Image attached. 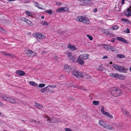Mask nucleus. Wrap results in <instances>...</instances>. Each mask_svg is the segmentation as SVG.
Here are the masks:
<instances>
[{"label":"nucleus","instance_id":"obj_44","mask_svg":"<svg viewBox=\"0 0 131 131\" xmlns=\"http://www.w3.org/2000/svg\"><path fill=\"white\" fill-rule=\"evenodd\" d=\"M108 36L109 37H114L115 36V35L113 33H109V35Z\"/></svg>","mask_w":131,"mask_h":131},{"label":"nucleus","instance_id":"obj_54","mask_svg":"<svg viewBox=\"0 0 131 131\" xmlns=\"http://www.w3.org/2000/svg\"><path fill=\"white\" fill-rule=\"evenodd\" d=\"M108 58V57L107 56H104L103 58L104 59H105L106 58Z\"/></svg>","mask_w":131,"mask_h":131},{"label":"nucleus","instance_id":"obj_20","mask_svg":"<svg viewBox=\"0 0 131 131\" xmlns=\"http://www.w3.org/2000/svg\"><path fill=\"white\" fill-rule=\"evenodd\" d=\"M29 84L30 85L32 86H37L38 85L36 84V83L33 81H29Z\"/></svg>","mask_w":131,"mask_h":131},{"label":"nucleus","instance_id":"obj_30","mask_svg":"<svg viewBox=\"0 0 131 131\" xmlns=\"http://www.w3.org/2000/svg\"><path fill=\"white\" fill-rule=\"evenodd\" d=\"M110 45L108 44H103L102 45V46L104 47L106 49V50H108V48H108V46H109Z\"/></svg>","mask_w":131,"mask_h":131},{"label":"nucleus","instance_id":"obj_32","mask_svg":"<svg viewBox=\"0 0 131 131\" xmlns=\"http://www.w3.org/2000/svg\"><path fill=\"white\" fill-rule=\"evenodd\" d=\"M31 51V50H28V49H26L25 50V53H26V54H27V56L29 54V52H30Z\"/></svg>","mask_w":131,"mask_h":131},{"label":"nucleus","instance_id":"obj_48","mask_svg":"<svg viewBox=\"0 0 131 131\" xmlns=\"http://www.w3.org/2000/svg\"><path fill=\"white\" fill-rule=\"evenodd\" d=\"M63 31L61 30H60L58 31V33L60 34H62L63 33Z\"/></svg>","mask_w":131,"mask_h":131},{"label":"nucleus","instance_id":"obj_60","mask_svg":"<svg viewBox=\"0 0 131 131\" xmlns=\"http://www.w3.org/2000/svg\"><path fill=\"white\" fill-rule=\"evenodd\" d=\"M34 122H35L36 123H36H37V124H38V123H39V122H39V121H38H38H36L35 120H34Z\"/></svg>","mask_w":131,"mask_h":131},{"label":"nucleus","instance_id":"obj_3","mask_svg":"<svg viewBox=\"0 0 131 131\" xmlns=\"http://www.w3.org/2000/svg\"><path fill=\"white\" fill-rule=\"evenodd\" d=\"M111 93L112 95L114 97H118L122 95V92L119 89L114 88L113 89Z\"/></svg>","mask_w":131,"mask_h":131},{"label":"nucleus","instance_id":"obj_59","mask_svg":"<svg viewBox=\"0 0 131 131\" xmlns=\"http://www.w3.org/2000/svg\"><path fill=\"white\" fill-rule=\"evenodd\" d=\"M56 4L57 5H61V3L59 2H57L56 3Z\"/></svg>","mask_w":131,"mask_h":131},{"label":"nucleus","instance_id":"obj_42","mask_svg":"<svg viewBox=\"0 0 131 131\" xmlns=\"http://www.w3.org/2000/svg\"><path fill=\"white\" fill-rule=\"evenodd\" d=\"M46 13H48L50 14H52V11L51 10L49 9L46 12Z\"/></svg>","mask_w":131,"mask_h":131},{"label":"nucleus","instance_id":"obj_16","mask_svg":"<svg viewBox=\"0 0 131 131\" xmlns=\"http://www.w3.org/2000/svg\"><path fill=\"white\" fill-rule=\"evenodd\" d=\"M117 40L119 41L123 42L125 43H126L127 41L124 38L119 37H117Z\"/></svg>","mask_w":131,"mask_h":131},{"label":"nucleus","instance_id":"obj_61","mask_svg":"<svg viewBox=\"0 0 131 131\" xmlns=\"http://www.w3.org/2000/svg\"><path fill=\"white\" fill-rule=\"evenodd\" d=\"M124 0H122V4H124Z\"/></svg>","mask_w":131,"mask_h":131},{"label":"nucleus","instance_id":"obj_38","mask_svg":"<svg viewBox=\"0 0 131 131\" xmlns=\"http://www.w3.org/2000/svg\"><path fill=\"white\" fill-rule=\"evenodd\" d=\"M80 89L84 90L85 91H88V89H86V88L82 86H81V88Z\"/></svg>","mask_w":131,"mask_h":131},{"label":"nucleus","instance_id":"obj_34","mask_svg":"<svg viewBox=\"0 0 131 131\" xmlns=\"http://www.w3.org/2000/svg\"><path fill=\"white\" fill-rule=\"evenodd\" d=\"M1 54L4 55V56H6L8 53H7L3 51H1Z\"/></svg>","mask_w":131,"mask_h":131},{"label":"nucleus","instance_id":"obj_39","mask_svg":"<svg viewBox=\"0 0 131 131\" xmlns=\"http://www.w3.org/2000/svg\"><path fill=\"white\" fill-rule=\"evenodd\" d=\"M45 85L44 84L40 83L39 84V87L40 88H42L44 87Z\"/></svg>","mask_w":131,"mask_h":131},{"label":"nucleus","instance_id":"obj_57","mask_svg":"<svg viewBox=\"0 0 131 131\" xmlns=\"http://www.w3.org/2000/svg\"><path fill=\"white\" fill-rule=\"evenodd\" d=\"M19 77H20V76H22L24 75L25 74H17Z\"/></svg>","mask_w":131,"mask_h":131},{"label":"nucleus","instance_id":"obj_43","mask_svg":"<svg viewBox=\"0 0 131 131\" xmlns=\"http://www.w3.org/2000/svg\"><path fill=\"white\" fill-rule=\"evenodd\" d=\"M5 30L3 28H2L0 27V31L2 32L3 33H4L5 32Z\"/></svg>","mask_w":131,"mask_h":131},{"label":"nucleus","instance_id":"obj_19","mask_svg":"<svg viewBox=\"0 0 131 131\" xmlns=\"http://www.w3.org/2000/svg\"><path fill=\"white\" fill-rule=\"evenodd\" d=\"M35 106L38 109H40L43 108V106L41 105L38 103H36L35 104Z\"/></svg>","mask_w":131,"mask_h":131},{"label":"nucleus","instance_id":"obj_37","mask_svg":"<svg viewBox=\"0 0 131 131\" xmlns=\"http://www.w3.org/2000/svg\"><path fill=\"white\" fill-rule=\"evenodd\" d=\"M41 24L42 25H45V26H46L48 25V23H47V22L46 21H45L44 22H43V21H42L41 22Z\"/></svg>","mask_w":131,"mask_h":131},{"label":"nucleus","instance_id":"obj_47","mask_svg":"<svg viewBox=\"0 0 131 131\" xmlns=\"http://www.w3.org/2000/svg\"><path fill=\"white\" fill-rule=\"evenodd\" d=\"M47 87H51V88H56V86L55 85H49Z\"/></svg>","mask_w":131,"mask_h":131},{"label":"nucleus","instance_id":"obj_17","mask_svg":"<svg viewBox=\"0 0 131 131\" xmlns=\"http://www.w3.org/2000/svg\"><path fill=\"white\" fill-rule=\"evenodd\" d=\"M73 75L76 77L78 78H87L82 74H73Z\"/></svg>","mask_w":131,"mask_h":131},{"label":"nucleus","instance_id":"obj_63","mask_svg":"<svg viewBox=\"0 0 131 131\" xmlns=\"http://www.w3.org/2000/svg\"><path fill=\"white\" fill-rule=\"evenodd\" d=\"M45 118H47L48 119V118H49L46 115L45 116Z\"/></svg>","mask_w":131,"mask_h":131},{"label":"nucleus","instance_id":"obj_15","mask_svg":"<svg viewBox=\"0 0 131 131\" xmlns=\"http://www.w3.org/2000/svg\"><path fill=\"white\" fill-rule=\"evenodd\" d=\"M68 48L72 50H74L77 49L76 47L74 45H72L70 44H69L68 46Z\"/></svg>","mask_w":131,"mask_h":131},{"label":"nucleus","instance_id":"obj_4","mask_svg":"<svg viewBox=\"0 0 131 131\" xmlns=\"http://www.w3.org/2000/svg\"><path fill=\"white\" fill-rule=\"evenodd\" d=\"M99 123L100 126L107 129L112 130L113 129V127L112 126L108 125L107 123H105L103 121H99Z\"/></svg>","mask_w":131,"mask_h":131},{"label":"nucleus","instance_id":"obj_9","mask_svg":"<svg viewBox=\"0 0 131 131\" xmlns=\"http://www.w3.org/2000/svg\"><path fill=\"white\" fill-rule=\"evenodd\" d=\"M33 36L34 37L39 39H43L45 38V36L44 35L37 32L34 34Z\"/></svg>","mask_w":131,"mask_h":131},{"label":"nucleus","instance_id":"obj_58","mask_svg":"<svg viewBox=\"0 0 131 131\" xmlns=\"http://www.w3.org/2000/svg\"><path fill=\"white\" fill-rule=\"evenodd\" d=\"M127 11H128V12H130V8H127Z\"/></svg>","mask_w":131,"mask_h":131},{"label":"nucleus","instance_id":"obj_8","mask_svg":"<svg viewBox=\"0 0 131 131\" xmlns=\"http://www.w3.org/2000/svg\"><path fill=\"white\" fill-rule=\"evenodd\" d=\"M59 119V118H56L55 117H51L48 118L47 119V121L48 122L52 123H56L58 121V119Z\"/></svg>","mask_w":131,"mask_h":131},{"label":"nucleus","instance_id":"obj_6","mask_svg":"<svg viewBox=\"0 0 131 131\" xmlns=\"http://www.w3.org/2000/svg\"><path fill=\"white\" fill-rule=\"evenodd\" d=\"M110 76L119 79H124L125 77L122 74H110Z\"/></svg>","mask_w":131,"mask_h":131},{"label":"nucleus","instance_id":"obj_46","mask_svg":"<svg viewBox=\"0 0 131 131\" xmlns=\"http://www.w3.org/2000/svg\"><path fill=\"white\" fill-rule=\"evenodd\" d=\"M87 36L88 37L90 40H92L93 39V38L92 37L89 35H88Z\"/></svg>","mask_w":131,"mask_h":131},{"label":"nucleus","instance_id":"obj_26","mask_svg":"<svg viewBox=\"0 0 131 131\" xmlns=\"http://www.w3.org/2000/svg\"><path fill=\"white\" fill-rule=\"evenodd\" d=\"M16 74H25V72L21 70H17L16 72Z\"/></svg>","mask_w":131,"mask_h":131},{"label":"nucleus","instance_id":"obj_55","mask_svg":"<svg viewBox=\"0 0 131 131\" xmlns=\"http://www.w3.org/2000/svg\"><path fill=\"white\" fill-rule=\"evenodd\" d=\"M122 20H124L125 22H126L127 21V20L126 19H122Z\"/></svg>","mask_w":131,"mask_h":131},{"label":"nucleus","instance_id":"obj_64","mask_svg":"<svg viewBox=\"0 0 131 131\" xmlns=\"http://www.w3.org/2000/svg\"><path fill=\"white\" fill-rule=\"evenodd\" d=\"M3 105V103L1 102H0V106H2Z\"/></svg>","mask_w":131,"mask_h":131},{"label":"nucleus","instance_id":"obj_36","mask_svg":"<svg viewBox=\"0 0 131 131\" xmlns=\"http://www.w3.org/2000/svg\"><path fill=\"white\" fill-rule=\"evenodd\" d=\"M34 5L36 7L38 8H39L41 9V8L40 7H39V4L38 3H37V2H35Z\"/></svg>","mask_w":131,"mask_h":131},{"label":"nucleus","instance_id":"obj_56","mask_svg":"<svg viewBox=\"0 0 131 131\" xmlns=\"http://www.w3.org/2000/svg\"><path fill=\"white\" fill-rule=\"evenodd\" d=\"M81 86H77V87H76V88H77L78 89H80Z\"/></svg>","mask_w":131,"mask_h":131},{"label":"nucleus","instance_id":"obj_13","mask_svg":"<svg viewBox=\"0 0 131 131\" xmlns=\"http://www.w3.org/2000/svg\"><path fill=\"white\" fill-rule=\"evenodd\" d=\"M82 58L79 56L77 60V62L80 64L83 65L84 63V62L82 60Z\"/></svg>","mask_w":131,"mask_h":131},{"label":"nucleus","instance_id":"obj_14","mask_svg":"<svg viewBox=\"0 0 131 131\" xmlns=\"http://www.w3.org/2000/svg\"><path fill=\"white\" fill-rule=\"evenodd\" d=\"M89 55L88 54H84L82 55H80V56L83 59H88Z\"/></svg>","mask_w":131,"mask_h":131},{"label":"nucleus","instance_id":"obj_28","mask_svg":"<svg viewBox=\"0 0 131 131\" xmlns=\"http://www.w3.org/2000/svg\"><path fill=\"white\" fill-rule=\"evenodd\" d=\"M6 57L9 58H12L13 57L14 55L8 53Z\"/></svg>","mask_w":131,"mask_h":131},{"label":"nucleus","instance_id":"obj_18","mask_svg":"<svg viewBox=\"0 0 131 131\" xmlns=\"http://www.w3.org/2000/svg\"><path fill=\"white\" fill-rule=\"evenodd\" d=\"M107 48L108 49V48ZM108 50H110L112 51L115 52L116 51V49L115 48L111 46L110 45H109V46H108Z\"/></svg>","mask_w":131,"mask_h":131},{"label":"nucleus","instance_id":"obj_62","mask_svg":"<svg viewBox=\"0 0 131 131\" xmlns=\"http://www.w3.org/2000/svg\"><path fill=\"white\" fill-rule=\"evenodd\" d=\"M41 18L42 19H44V16H42L41 17Z\"/></svg>","mask_w":131,"mask_h":131},{"label":"nucleus","instance_id":"obj_12","mask_svg":"<svg viewBox=\"0 0 131 131\" xmlns=\"http://www.w3.org/2000/svg\"><path fill=\"white\" fill-rule=\"evenodd\" d=\"M67 56L69 59L70 60L74 61L75 60V57L72 56V53L71 52H69L68 53Z\"/></svg>","mask_w":131,"mask_h":131},{"label":"nucleus","instance_id":"obj_23","mask_svg":"<svg viewBox=\"0 0 131 131\" xmlns=\"http://www.w3.org/2000/svg\"><path fill=\"white\" fill-rule=\"evenodd\" d=\"M25 13L26 15H27L29 16H31L32 17V14L30 12L28 11H25Z\"/></svg>","mask_w":131,"mask_h":131},{"label":"nucleus","instance_id":"obj_45","mask_svg":"<svg viewBox=\"0 0 131 131\" xmlns=\"http://www.w3.org/2000/svg\"><path fill=\"white\" fill-rule=\"evenodd\" d=\"M68 99L69 100H73V101H74L75 100V99L73 98L72 97H69L68 98Z\"/></svg>","mask_w":131,"mask_h":131},{"label":"nucleus","instance_id":"obj_27","mask_svg":"<svg viewBox=\"0 0 131 131\" xmlns=\"http://www.w3.org/2000/svg\"><path fill=\"white\" fill-rule=\"evenodd\" d=\"M99 102L98 101H94L92 102V103L93 105H99Z\"/></svg>","mask_w":131,"mask_h":131},{"label":"nucleus","instance_id":"obj_22","mask_svg":"<svg viewBox=\"0 0 131 131\" xmlns=\"http://www.w3.org/2000/svg\"><path fill=\"white\" fill-rule=\"evenodd\" d=\"M35 55V53L34 52L31 51L29 53L28 56L30 57H33Z\"/></svg>","mask_w":131,"mask_h":131},{"label":"nucleus","instance_id":"obj_7","mask_svg":"<svg viewBox=\"0 0 131 131\" xmlns=\"http://www.w3.org/2000/svg\"><path fill=\"white\" fill-rule=\"evenodd\" d=\"M101 111L102 113L103 114L106 116L107 117L110 118H113L112 116L110 115L109 113L104 111V107L103 106H102L101 107Z\"/></svg>","mask_w":131,"mask_h":131},{"label":"nucleus","instance_id":"obj_40","mask_svg":"<svg viewBox=\"0 0 131 131\" xmlns=\"http://www.w3.org/2000/svg\"><path fill=\"white\" fill-rule=\"evenodd\" d=\"M118 26H117V25H114L113 26V30H116L118 28Z\"/></svg>","mask_w":131,"mask_h":131},{"label":"nucleus","instance_id":"obj_25","mask_svg":"<svg viewBox=\"0 0 131 131\" xmlns=\"http://www.w3.org/2000/svg\"><path fill=\"white\" fill-rule=\"evenodd\" d=\"M64 10V9L63 7H60L58 9L56 10V11L58 12H61L63 10Z\"/></svg>","mask_w":131,"mask_h":131},{"label":"nucleus","instance_id":"obj_10","mask_svg":"<svg viewBox=\"0 0 131 131\" xmlns=\"http://www.w3.org/2000/svg\"><path fill=\"white\" fill-rule=\"evenodd\" d=\"M64 70L68 72H69L71 70V67L67 64H66L64 65Z\"/></svg>","mask_w":131,"mask_h":131},{"label":"nucleus","instance_id":"obj_51","mask_svg":"<svg viewBox=\"0 0 131 131\" xmlns=\"http://www.w3.org/2000/svg\"><path fill=\"white\" fill-rule=\"evenodd\" d=\"M116 40V39L115 38H113L111 39V41L112 42H114L115 40Z\"/></svg>","mask_w":131,"mask_h":131},{"label":"nucleus","instance_id":"obj_49","mask_svg":"<svg viewBox=\"0 0 131 131\" xmlns=\"http://www.w3.org/2000/svg\"><path fill=\"white\" fill-rule=\"evenodd\" d=\"M107 30V29H103L102 30V32H103L104 34H105V32H106Z\"/></svg>","mask_w":131,"mask_h":131},{"label":"nucleus","instance_id":"obj_2","mask_svg":"<svg viewBox=\"0 0 131 131\" xmlns=\"http://www.w3.org/2000/svg\"><path fill=\"white\" fill-rule=\"evenodd\" d=\"M112 67L115 70L123 73H126L128 70V68H126L124 67L117 65L116 64H113Z\"/></svg>","mask_w":131,"mask_h":131},{"label":"nucleus","instance_id":"obj_33","mask_svg":"<svg viewBox=\"0 0 131 131\" xmlns=\"http://www.w3.org/2000/svg\"><path fill=\"white\" fill-rule=\"evenodd\" d=\"M48 87L47 86L46 87L44 88H43L41 90V93H43L45 92L47 88Z\"/></svg>","mask_w":131,"mask_h":131},{"label":"nucleus","instance_id":"obj_52","mask_svg":"<svg viewBox=\"0 0 131 131\" xmlns=\"http://www.w3.org/2000/svg\"><path fill=\"white\" fill-rule=\"evenodd\" d=\"M66 131H72L71 130V129L68 128H67L65 129Z\"/></svg>","mask_w":131,"mask_h":131},{"label":"nucleus","instance_id":"obj_35","mask_svg":"<svg viewBox=\"0 0 131 131\" xmlns=\"http://www.w3.org/2000/svg\"><path fill=\"white\" fill-rule=\"evenodd\" d=\"M80 73V72L78 70L76 71L75 70H73L72 72V74H78Z\"/></svg>","mask_w":131,"mask_h":131},{"label":"nucleus","instance_id":"obj_41","mask_svg":"<svg viewBox=\"0 0 131 131\" xmlns=\"http://www.w3.org/2000/svg\"><path fill=\"white\" fill-rule=\"evenodd\" d=\"M123 32H125L126 33L128 34L130 33V31L129 29L128 28H127L126 30L125 31H124Z\"/></svg>","mask_w":131,"mask_h":131},{"label":"nucleus","instance_id":"obj_5","mask_svg":"<svg viewBox=\"0 0 131 131\" xmlns=\"http://www.w3.org/2000/svg\"><path fill=\"white\" fill-rule=\"evenodd\" d=\"M76 20L78 22H82L84 23L87 24L89 23L90 22L89 19L81 16H78L76 18Z\"/></svg>","mask_w":131,"mask_h":131},{"label":"nucleus","instance_id":"obj_29","mask_svg":"<svg viewBox=\"0 0 131 131\" xmlns=\"http://www.w3.org/2000/svg\"><path fill=\"white\" fill-rule=\"evenodd\" d=\"M125 15L126 16H131V12H126L125 13Z\"/></svg>","mask_w":131,"mask_h":131},{"label":"nucleus","instance_id":"obj_21","mask_svg":"<svg viewBox=\"0 0 131 131\" xmlns=\"http://www.w3.org/2000/svg\"><path fill=\"white\" fill-rule=\"evenodd\" d=\"M122 111L124 114H125L127 116H129V113L126 111V109H122Z\"/></svg>","mask_w":131,"mask_h":131},{"label":"nucleus","instance_id":"obj_11","mask_svg":"<svg viewBox=\"0 0 131 131\" xmlns=\"http://www.w3.org/2000/svg\"><path fill=\"white\" fill-rule=\"evenodd\" d=\"M21 20L23 21L26 22L28 24L31 25L32 24V22L29 20L25 18H21Z\"/></svg>","mask_w":131,"mask_h":131},{"label":"nucleus","instance_id":"obj_24","mask_svg":"<svg viewBox=\"0 0 131 131\" xmlns=\"http://www.w3.org/2000/svg\"><path fill=\"white\" fill-rule=\"evenodd\" d=\"M117 57L119 58H121L125 57V56L122 54H118L117 55Z\"/></svg>","mask_w":131,"mask_h":131},{"label":"nucleus","instance_id":"obj_31","mask_svg":"<svg viewBox=\"0 0 131 131\" xmlns=\"http://www.w3.org/2000/svg\"><path fill=\"white\" fill-rule=\"evenodd\" d=\"M87 0H85L82 3V5L85 6L87 4Z\"/></svg>","mask_w":131,"mask_h":131},{"label":"nucleus","instance_id":"obj_53","mask_svg":"<svg viewBox=\"0 0 131 131\" xmlns=\"http://www.w3.org/2000/svg\"><path fill=\"white\" fill-rule=\"evenodd\" d=\"M97 11V8H95L93 10V12H96Z\"/></svg>","mask_w":131,"mask_h":131},{"label":"nucleus","instance_id":"obj_1","mask_svg":"<svg viewBox=\"0 0 131 131\" xmlns=\"http://www.w3.org/2000/svg\"><path fill=\"white\" fill-rule=\"evenodd\" d=\"M0 97L1 99H3L5 101L12 104H14L16 103L13 97L9 96H7L6 95L3 96L0 95Z\"/></svg>","mask_w":131,"mask_h":131},{"label":"nucleus","instance_id":"obj_50","mask_svg":"<svg viewBox=\"0 0 131 131\" xmlns=\"http://www.w3.org/2000/svg\"><path fill=\"white\" fill-rule=\"evenodd\" d=\"M109 32L108 30L107 31L105 32V35H108L109 34Z\"/></svg>","mask_w":131,"mask_h":131}]
</instances>
